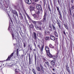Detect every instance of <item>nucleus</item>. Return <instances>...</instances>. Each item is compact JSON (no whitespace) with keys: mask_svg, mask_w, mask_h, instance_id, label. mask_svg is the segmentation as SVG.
I'll return each instance as SVG.
<instances>
[{"mask_svg":"<svg viewBox=\"0 0 74 74\" xmlns=\"http://www.w3.org/2000/svg\"><path fill=\"white\" fill-rule=\"evenodd\" d=\"M13 29H14V28L12 27V25H11V24H10L9 27L8 28V30L10 31L11 33H12V35L13 39V40H14V39L16 40V38H17V36L18 35V33L16 32V34H13V31H12Z\"/></svg>","mask_w":74,"mask_h":74,"instance_id":"1","label":"nucleus"},{"mask_svg":"<svg viewBox=\"0 0 74 74\" xmlns=\"http://www.w3.org/2000/svg\"><path fill=\"white\" fill-rule=\"evenodd\" d=\"M45 49L47 55L48 56L49 55H51V53H50V52L49 51V47L47 46H46L45 47Z\"/></svg>","mask_w":74,"mask_h":74,"instance_id":"2","label":"nucleus"},{"mask_svg":"<svg viewBox=\"0 0 74 74\" xmlns=\"http://www.w3.org/2000/svg\"><path fill=\"white\" fill-rule=\"evenodd\" d=\"M49 55L48 56H49V57H50L51 58H52L53 59H55L58 57V53H57L54 56H52V55L51 54L50 55Z\"/></svg>","mask_w":74,"mask_h":74,"instance_id":"3","label":"nucleus"},{"mask_svg":"<svg viewBox=\"0 0 74 74\" xmlns=\"http://www.w3.org/2000/svg\"><path fill=\"white\" fill-rule=\"evenodd\" d=\"M36 8L38 10H39L41 11H42V7L40 4H37L36 6Z\"/></svg>","mask_w":74,"mask_h":74,"instance_id":"4","label":"nucleus"},{"mask_svg":"<svg viewBox=\"0 0 74 74\" xmlns=\"http://www.w3.org/2000/svg\"><path fill=\"white\" fill-rule=\"evenodd\" d=\"M14 53L13 52L12 53L11 55H10V56H9L8 58L6 60V61H8V60H10V59L14 56Z\"/></svg>","mask_w":74,"mask_h":74,"instance_id":"5","label":"nucleus"},{"mask_svg":"<svg viewBox=\"0 0 74 74\" xmlns=\"http://www.w3.org/2000/svg\"><path fill=\"white\" fill-rule=\"evenodd\" d=\"M32 15L34 17V19H38V15L37 14H32Z\"/></svg>","mask_w":74,"mask_h":74,"instance_id":"6","label":"nucleus"},{"mask_svg":"<svg viewBox=\"0 0 74 74\" xmlns=\"http://www.w3.org/2000/svg\"><path fill=\"white\" fill-rule=\"evenodd\" d=\"M37 35L38 36H39V37H42V34L41 32L39 31H38L37 32Z\"/></svg>","mask_w":74,"mask_h":74,"instance_id":"7","label":"nucleus"},{"mask_svg":"<svg viewBox=\"0 0 74 74\" xmlns=\"http://www.w3.org/2000/svg\"><path fill=\"white\" fill-rule=\"evenodd\" d=\"M36 29L38 30H40V31H42V28L41 27H35Z\"/></svg>","mask_w":74,"mask_h":74,"instance_id":"8","label":"nucleus"},{"mask_svg":"<svg viewBox=\"0 0 74 74\" xmlns=\"http://www.w3.org/2000/svg\"><path fill=\"white\" fill-rule=\"evenodd\" d=\"M50 39L51 40H55V37L52 35H51L50 36Z\"/></svg>","mask_w":74,"mask_h":74,"instance_id":"9","label":"nucleus"},{"mask_svg":"<svg viewBox=\"0 0 74 74\" xmlns=\"http://www.w3.org/2000/svg\"><path fill=\"white\" fill-rule=\"evenodd\" d=\"M51 64L52 66L55 65V60H52L51 62Z\"/></svg>","mask_w":74,"mask_h":74,"instance_id":"10","label":"nucleus"},{"mask_svg":"<svg viewBox=\"0 0 74 74\" xmlns=\"http://www.w3.org/2000/svg\"><path fill=\"white\" fill-rule=\"evenodd\" d=\"M18 51H19V49H17L16 55L17 56H18V58H19V52H18Z\"/></svg>","mask_w":74,"mask_h":74,"instance_id":"11","label":"nucleus"},{"mask_svg":"<svg viewBox=\"0 0 74 74\" xmlns=\"http://www.w3.org/2000/svg\"><path fill=\"white\" fill-rule=\"evenodd\" d=\"M41 22L43 23H45L46 22V18H43V19L41 20Z\"/></svg>","mask_w":74,"mask_h":74,"instance_id":"12","label":"nucleus"},{"mask_svg":"<svg viewBox=\"0 0 74 74\" xmlns=\"http://www.w3.org/2000/svg\"><path fill=\"white\" fill-rule=\"evenodd\" d=\"M44 34L45 35H46V34H50V32L49 31H45V32Z\"/></svg>","mask_w":74,"mask_h":74,"instance_id":"13","label":"nucleus"},{"mask_svg":"<svg viewBox=\"0 0 74 74\" xmlns=\"http://www.w3.org/2000/svg\"><path fill=\"white\" fill-rule=\"evenodd\" d=\"M40 66L41 68L42 71V73H44V68H43V67L42 66V65H41V64H40Z\"/></svg>","mask_w":74,"mask_h":74,"instance_id":"14","label":"nucleus"},{"mask_svg":"<svg viewBox=\"0 0 74 74\" xmlns=\"http://www.w3.org/2000/svg\"><path fill=\"white\" fill-rule=\"evenodd\" d=\"M33 34L35 40H36V39H37V36H36V33L34 32L33 33Z\"/></svg>","mask_w":74,"mask_h":74,"instance_id":"15","label":"nucleus"},{"mask_svg":"<svg viewBox=\"0 0 74 74\" xmlns=\"http://www.w3.org/2000/svg\"><path fill=\"white\" fill-rule=\"evenodd\" d=\"M36 13V14H39L40 13V10L37 9L36 11H35Z\"/></svg>","mask_w":74,"mask_h":74,"instance_id":"16","label":"nucleus"},{"mask_svg":"<svg viewBox=\"0 0 74 74\" xmlns=\"http://www.w3.org/2000/svg\"><path fill=\"white\" fill-rule=\"evenodd\" d=\"M49 36H47L45 37V40H49Z\"/></svg>","mask_w":74,"mask_h":74,"instance_id":"17","label":"nucleus"},{"mask_svg":"<svg viewBox=\"0 0 74 74\" xmlns=\"http://www.w3.org/2000/svg\"><path fill=\"white\" fill-rule=\"evenodd\" d=\"M49 47L51 48H54V47L53 46H52V45L51 44H49Z\"/></svg>","mask_w":74,"mask_h":74,"instance_id":"18","label":"nucleus"},{"mask_svg":"<svg viewBox=\"0 0 74 74\" xmlns=\"http://www.w3.org/2000/svg\"><path fill=\"white\" fill-rule=\"evenodd\" d=\"M54 35L55 36H56V37H58V34L56 32H54Z\"/></svg>","mask_w":74,"mask_h":74,"instance_id":"19","label":"nucleus"},{"mask_svg":"<svg viewBox=\"0 0 74 74\" xmlns=\"http://www.w3.org/2000/svg\"><path fill=\"white\" fill-rule=\"evenodd\" d=\"M30 11H33L34 10V8L33 7H32L30 8Z\"/></svg>","mask_w":74,"mask_h":74,"instance_id":"20","label":"nucleus"},{"mask_svg":"<svg viewBox=\"0 0 74 74\" xmlns=\"http://www.w3.org/2000/svg\"><path fill=\"white\" fill-rule=\"evenodd\" d=\"M29 19H30V21H32V23H34V24H36V21H32V19H31L30 18H29Z\"/></svg>","mask_w":74,"mask_h":74,"instance_id":"21","label":"nucleus"},{"mask_svg":"<svg viewBox=\"0 0 74 74\" xmlns=\"http://www.w3.org/2000/svg\"><path fill=\"white\" fill-rule=\"evenodd\" d=\"M56 8H57V11H58L59 13H60V10H59V7H58L56 6Z\"/></svg>","mask_w":74,"mask_h":74,"instance_id":"22","label":"nucleus"},{"mask_svg":"<svg viewBox=\"0 0 74 74\" xmlns=\"http://www.w3.org/2000/svg\"><path fill=\"white\" fill-rule=\"evenodd\" d=\"M29 63L30 64V63H31V60H30V55H29Z\"/></svg>","mask_w":74,"mask_h":74,"instance_id":"23","label":"nucleus"},{"mask_svg":"<svg viewBox=\"0 0 74 74\" xmlns=\"http://www.w3.org/2000/svg\"><path fill=\"white\" fill-rule=\"evenodd\" d=\"M66 68L68 71L69 73H70V70L69 69V66H67V67H66Z\"/></svg>","mask_w":74,"mask_h":74,"instance_id":"24","label":"nucleus"},{"mask_svg":"<svg viewBox=\"0 0 74 74\" xmlns=\"http://www.w3.org/2000/svg\"><path fill=\"white\" fill-rule=\"evenodd\" d=\"M31 3H32V1H31V0H29L27 4H30Z\"/></svg>","mask_w":74,"mask_h":74,"instance_id":"25","label":"nucleus"},{"mask_svg":"<svg viewBox=\"0 0 74 74\" xmlns=\"http://www.w3.org/2000/svg\"><path fill=\"white\" fill-rule=\"evenodd\" d=\"M44 48V45H43V46H42L41 49V52H42V51H43V48Z\"/></svg>","mask_w":74,"mask_h":74,"instance_id":"26","label":"nucleus"},{"mask_svg":"<svg viewBox=\"0 0 74 74\" xmlns=\"http://www.w3.org/2000/svg\"><path fill=\"white\" fill-rule=\"evenodd\" d=\"M58 25V26H60V24L59 23V22L58 21V20H57L56 21Z\"/></svg>","mask_w":74,"mask_h":74,"instance_id":"27","label":"nucleus"},{"mask_svg":"<svg viewBox=\"0 0 74 74\" xmlns=\"http://www.w3.org/2000/svg\"><path fill=\"white\" fill-rule=\"evenodd\" d=\"M13 13L14 14H15V15H16V16H18V13H17V12H13Z\"/></svg>","mask_w":74,"mask_h":74,"instance_id":"28","label":"nucleus"},{"mask_svg":"<svg viewBox=\"0 0 74 74\" xmlns=\"http://www.w3.org/2000/svg\"><path fill=\"white\" fill-rule=\"evenodd\" d=\"M52 26L53 27V29L54 30H56V28H55V27L53 26V25L52 24Z\"/></svg>","mask_w":74,"mask_h":74,"instance_id":"29","label":"nucleus"},{"mask_svg":"<svg viewBox=\"0 0 74 74\" xmlns=\"http://www.w3.org/2000/svg\"><path fill=\"white\" fill-rule=\"evenodd\" d=\"M36 69L37 70H38V71H40V68L39 67H37Z\"/></svg>","mask_w":74,"mask_h":74,"instance_id":"30","label":"nucleus"},{"mask_svg":"<svg viewBox=\"0 0 74 74\" xmlns=\"http://www.w3.org/2000/svg\"><path fill=\"white\" fill-rule=\"evenodd\" d=\"M34 27V25H33L32 24H31L30 25V27H31V28H33Z\"/></svg>","mask_w":74,"mask_h":74,"instance_id":"31","label":"nucleus"},{"mask_svg":"<svg viewBox=\"0 0 74 74\" xmlns=\"http://www.w3.org/2000/svg\"><path fill=\"white\" fill-rule=\"evenodd\" d=\"M48 8L49 9V11L51 12V8H50V6H49V5H48Z\"/></svg>","mask_w":74,"mask_h":74,"instance_id":"32","label":"nucleus"},{"mask_svg":"<svg viewBox=\"0 0 74 74\" xmlns=\"http://www.w3.org/2000/svg\"><path fill=\"white\" fill-rule=\"evenodd\" d=\"M59 14L60 15V19H62V15H61V14H60V13Z\"/></svg>","mask_w":74,"mask_h":74,"instance_id":"33","label":"nucleus"},{"mask_svg":"<svg viewBox=\"0 0 74 74\" xmlns=\"http://www.w3.org/2000/svg\"><path fill=\"white\" fill-rule=\"evenodd\" d=\"M71 8L72 10H73L74 9V6L72 5L71 7Z\"/></svg>","mask_w":74,"mask_h":74,"instance_id":"34","label":"nucleus"},{"mask_svg":"<svg viewBox=\"0 0 74 74\" xmlns=\"http://www.w3.org/2000/svg\"><path fill=\"white\" fill-rule=\"evenodd\" d=\"M20 15L21 16L22 18H23V16H22V14L20 13Z\"/></svg>","mask_w":74,"mask_h":74,"instance_id":"35","label":"nucleus"},{"mask_svg":"<svg viewBox=\"0 0 74 74\" xmlns=\"http://www.w3.org/2000/svg\"><path fill=\"white\" fill-rule=\"evenodd\" d=\"M29 1V0H25V1L26 3H28V1Z\"/></svg>","mask_w":74,"mask_h":74,"instance_id":"36","label":"nucleus"},{"mask_svg":"<svg viewBox=\"0 0 74 74\" xmlns=\"http://www.w3.org/2000/svg\"><path fill=\"white\" fill-rule=\"evenodd\" d=\"M46 64H47V65H48V66H49V63H48V62H45Z\"/></svg>","mask_w":74,"mask_h":74,"instance_id":"37","label":"nucleus"},{"mask_svg":"<svg viewBox=\"0 0 74 74\" xmlns=\"http://www.w3.org/2000/svg\"><path fill=\"white\" fill-rule=\"evenodd\" d=\"M46 16V14L45 13V14H44V18H46V17H45Z\"/></svg>","mask_w":74,"mask_h":74,"instance_id":"38","label":"nucleus"},{"mask_svg":"<svg viewBox=\"0 0 74 74\" xmlns=\"http://www.w3.org/2000/svg\"><path fill=\"white\" fill-rule=\"evenodd\" d=\"M25 11V14L26 15V16H27V17H29V15H28V14H27V13H26V11Z\"/></svg>","mask_w":74,"mask_h":74,"instance_id":"39","label":"nucleus"},{"mask_svg":"<svg viewBox=\"0 0 74 74\" xmlns=\"http://www.w3.org/2000/svg\"><path fill=\"white\" fill-rule=\"evenodd\" d=\"M23 46L24 48H25V47H26V45H25V43H23Z\"/></svg>","mask_w":74,"mask_h":74,"instance_id":"40","label":"nucleus"},{"mask_svg":"<svg viewBox=\"0 0 74 74\" xmlns=\"http://www.w3.org/2000/svg\"><path fill=\"white\" fill-rule=\"evenodd\" d=\"M65 27L66 29H68V27H67V26L65 25Z\"/></svg>","mask_w":74,"mask_h":74,"instance_id":"41","label":"nucleus"},{"mask_svg":"<svg viewBox=\"0 0 74 74\" xmlns=\"http://www.w3.org/2000/svg\"><path fill=\"white\" fill-rule=\"evenodd\" d=\"M33 1L35 2H37L38 1V0H33Z\"/></svg>","mask_w":74,"mask_h":74,"instance_id":"42","label":"nucleus"},{"mask_svg":"<svg viewBox=\"0 0 74 74\" xmlns=\"http://www.w3.org/2000/svg\"><path fill=\"white\" fill-rule=\"evenodd\" d=\"M10 21L12 23V19H11V18H10Z\"/></svg>","mask_w":74,"mask_h":74,"instance_id":"43","label":"nucleus"},{"mask_svg":"<svg viewBox=\"0 0 74 74\" xmlns=\"http://www.w3.org/2000/svg\"><path fill=\"white\" fill-rule=\"evenodd\" d=\"M49 27L50 28H51V29H52V27H51V26L50 25H49Z\"/></svg>","mask_w":74,"mask_h":74,"instance_id":"44","label":"nucleus"},{"mask_svg":"<svg viewBox=\"0 0 74 74\" xmlns=\"http://www.w3.org/2000/svg\"><path fill=\"white\" fill-rule=\"evenodd\" d=\"M35 61H36V55H35Z\"/></svg>","mask_w":74,"mask_h":74,"instance_id":"45","label":"nucleus"},{"mask_svg":"<svg viewBox=\"0 0 74 74\" xmlns=\"http://www.w3.org/2000/svg\"><path fill=\"white\" fill-rule=\"evenodd\" d=\"M63 33L64 35H66V34L65 32H64V31L63 32Z\"/></svg>","mask_w":74,"mask_h":74,"instance_id":"46","label":"nucleus"},{"mask_svg":"<svg viewBox=\"0 0 74 74\" xmlns=\"http://www.w3.org/2000/svg\"><path fill=\"white\" fill-rule=\"evenodd\" d=\"M34 44L35 45V47H36V43H35V42H34Z\"/></svg>","mask_w":74,"mask_h":74,"instance_id":"47","label":"nucleus"},{"mask_svg":"<svg viewBox=\"0 0 74 74\" xmlns=\"http://www.w3.org/2000/svg\"><path fill=\"white\" fill-rule=\"evenodd\" d=\"M2 1H3L2 0H0V3H2Z\"/></svg>","mask_w":74,"mask_h":74,"instance_id":"48","label":"nucleus"},{"mask_svg":"<svg viewBox=\"0 0 74 74\" xmlns=\"http://www.w3.org/2000/svg\"><path fill=\"white\" fill-rule=\"evenodd\" d=\"M32 71L33 72H34V71H34V69H32Z\"/></svg>","mask_w":74,"mask_h":74,"instance_id":"49","label":"nucleus"},{"mask_svg":"<svg viewBox=\"0 0 74 74\" xmlns=\"http://www.w3.org/2000/svg\"><path fill=\"white\" fill-rule=\"evenodd\" d=\"M38 47L39 48H40V45H39L38 46Z\"/></svg>","mask_w":74,"mask_h":74,"instance_id":"50","label":"nucleus"},{"mask_svg":"<svg viewBox=\"0 0 74 74\" xmlns=\"http://www.w3.org/2000/svg\"><path fill=\"white\" fill-rule=\"evenodd\" d=\"M34 74H36V72L35 71L34 72H33Z\"/></svg>","mask_w":74,"mask_h":74,"instance_id":"51","label":"nucleus"},{"mask_svg":"<svg viewBox=\"0 0 74 74\" xmlns=\"http://www.w3.org/2000/svg\"><path fill=\"white\" fill-rule=\"evenodd\" d=\"M50 31H51V32L52 31V29H50Z\"/></svg>","mask_w":74,"mask_h":74,"instance_id":"52","label":"nucleus"},{"mask_svg":"<svg viewBox=\"0 0 74 74\" xmlns=\"http://www.w3.org/2000/svg\"><path fill=\"white\" fill-rule=\"evenodd\" d=\"M68 67V64H67L66 65V67Z\"/></svg>","mask_w":74,"mask_h":74,"instance_id":"53","label":"nucleus"},{"mask_svg":"<svg viewBox=\"0 0 74 74\" xmlns=\"http://www.w3.org/2000/svg\"><path fill=\"white\" fill-rule=\"evenodd\" d=\"M64 26L65 27V26H66V25H66V24H64Z\"/></svg>","mask_w":74,"mask_h":74,"instance_id":"54","label":"nucleus"},{"mask_svg":"<svg viewBox=\"0 0 74 74\" xmlns=\"http://www.w3.org/2000/svg\"><path fill=\"white\" fill-rule=\"evenodd\" d=\"M53 71H55V69H53Z\"/></svg>","mask_w":74,"mask_h":74,"instance_id":"55","label":"nucleus"},{"mask_svg":"<svg viewBox=\"0 0 74 74\" xmlns=\"http://www.w3.org/2000/svg\"><path fill=\"white\" fill-rule=\"evenodd\" d=\"M54 11H56V8H55L54 9Z\"/></svg>","mask_w":74,"mask_h":74,"instance_id":"56","label":"nucleus"},{"mask_svg":"<svg viewBox=\"0 0 74 74\" xmlns=\"http://www.w3.org/2000/svg\"><path fill=\"white\" fill-rule=\"evenodd\" d=\"M16 73H18V71H16Z\"/></svg>","mask_w":74,"mask_h":74,"instance_id":"57","label":"nucleus"},{"mask_svg":"<svg viewBox=\"0 0 74 74\" xmlns=\"http://www.w3.org/2000/svg\"><path fill=\"white\" fill-rule=\"evenodd\" d=\"M58 2L59 3V0H58Z\"/></svg>","mask_w":74,"mask_h":74,"instance_id":"58","label":"nucleus"},{"mask_svg":"<svg viewBox=\"0 0 74 74\" xmlns=\"http://www.w3.org/2000/svg\"><path fill=\"white\" fill-rule=\"evenodd\" d=\"M53 74H55V73H53Z\"/></svg>","mask_w":74,"mask_h":74,"instance_id":"59","label":"nucleus"},{"mask_svg":"<svg viewBox=\"0 0 74 74\" xmlns=\"http://www.w3.org/2000/svg\"><path fill=\"white\" fill-rule=\"evenodd\" d=\"M69 11H70V12H71V10H70Z\"/></svg>","mask_w":74,"mask_h":74,"instance_id":"60","label":"nucleus"},{"mask_svg":"<svg viewBox=\"0 0 74 74\" xmlns=\"http://www.w3.org/2000/svg\"><path fill=\"white\" fill-rule=\"evenodd\" d=\"M44 66H45V64H44Z\"/></svg>","mask_w":74,"mask_h":74,"instance_id":"61","label":"nucleus"},{"mask_svg":"<svg viewBox=\"0 0 74 74\" xmlns=\"http://www.w3.org/2000/svg\"><path fill=\"white\" fill-rule=\"evenodd\" d=\"M58 3L59 4V2H58Z\"/></svg>","mask_w":74,"mask_h":74,"instance_id":"62","label":"nucleus"},{"mask_svg":"<svg viewBox=\"0 0 74 74\" xmlns=\"http://www.w3.org/2000/svg\"><path fill=\"white\" fill-rule=\"evenodd\" d=\"M1 62V61H0V62Z\"/></svg>","mask_w":74,"mask_h":74,"instance_id":"63","label":"nucleus"},{"mask_svg":"<svg viewBox=\"0 0 74 74\" xmlns=\"http://www.w3.org/2000/svg\"><path fill=\"white\" fill-rule=\"evenodd\" d=\"M72 0V1H73V0Z\"/></svg>","mask_w":74,"mask_h":74,"instance_id":"64","label":"nucleus"}]
</instances>
